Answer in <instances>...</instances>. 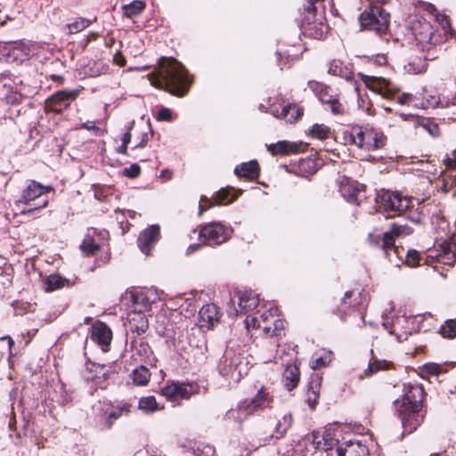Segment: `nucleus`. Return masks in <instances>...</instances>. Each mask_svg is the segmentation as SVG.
<instances>
[{
	"label": "nucleus",
	"mask_w": 456,
	"mask_h": 456,
	"mask_svg": "<svg viewBox=\"0 0 456 456\" xmlns=\"http://www.w3.org/2000/svg\"><path fill=\"white\" fill-rule=\"evenodd\" d=\"M365 86L377 94L381 95L385 99L396 101L401 105L411 106L417 109H427L429 107H449L456 105V93L450 98L443 100L438 99L435 95L426 97L423 94H397V89L395 85L383 77H370L368 75L360 74Z\"/></svg>",
	"instance_id": "1"
},
{
	"label": "nucleus",
	"mask_w": 456,
	"mask_h": 456,
	"mask_svg": "<svg viewBox=\"0 0 456 456\" xmlns=\"http://www.w3.org/2000/svg\"><path fill=\"white\" fill-rule=\"evenodd\" d=\"M148 77L153 86L176 96H183L191 83L184 67L174 58L162 57L158 71Z\"/></svg>",
	"instance_id": "2"
},
{
	"label": "nucleus",
	"mask_w": 456,
	"mask_h": 456,
	"mask_svg": "<svg viewBox=\"0 0 456 456\" xmlns=\"http://www.w3.org/2000/svg\"><path fill=\"white\" fill-rule=\"evenodd\" d=\"M424 391L419 385H404L402 400L395 402L404 431L411 433L423 421V414L420 412Z\"/></svg>",
	"instance_id": "3"
},
{
	"label": "nucleus",
	"mask_w": 456,
	"mask_h": 456,
	"mask_svg": "<svg viewBox=\"0 0 456 456\" xmlns=\"http://www.w3.org/2000/svg\"><path fill=\"white\" fill-rule=\"evenodd\" d=\"M53 191L50 185H43L35 180H29L21 191L20 197L16 200L15 205L20 207L26 205L28 208H22V215H32L48 206V192Z\"/></svg>",
	"instance_id": "4"
},
{
	"label": "nucleus",
	"mask_w": 456,
	"mask_h": 456,
	"mask_svg": "<svg viewBox=\"0 0 456 456\" xmlns=\"http://www.w3.org/2000/svg\"><path fill=\"white\" fill-rule=\"evenodd\" d=\"M260 319L255 316H248L245 323L248 330L250 327L258 328L269 336H280L284 329V321L279 318L278 307L273 303L265 305Z\"/></svg>",
	"instance_id": "5"
},
{
	"label": "nucleus",
	"mask_w": 456,
	"mask_h": 456,
	"mask_svg": "<svg viewBox=\"0 0 456 456\" xmlns=\"http://www.w3.org/2000/svg\"><path fill=\"white\" fill-rule=\"evenodd\" d=\"M350 142L364 151H374L382 148L387 142L385 134L372 126L352 128Z\"/></svg>",
	"instance_id": "6"
},
{
	"label": "nucleus",
	"mask_w": 456,
	"mask_h": 456,
	"mask_svg": "<svg viewBox=\"0 0 456 456\" xmlns=\"http://www.w3.org/2000/svg\"><path fill=\"white\" fill-rule=\"evenodd\" d=\"M218 370L222 376L232 382H238L248 373V362H244L240 353L232 348L226 349L220 359Z\"/></svg>",
	"instance_id": "7"
},
{
	"label": "nucleus",
	"mask_w": 456,
	"mask_h": 456,
	"mask_svg": "<svg viewBox=\"0 0 456 456\" xmlns=\"http://www.w3.org/2000/svg\"><path fill=\"white\" fill-rule=\"evenodd\" d=\"M425 262L433 265L434 270L437 271L444 278L446 274L439 271L438 264L452 266L456 262V237H452L448 240L443 241L438 248L432 250L427 256Z\"/></svg>",
	"instance_id": "8"
},
{
	"label": "nucleus",
	"mask_w": 456,
	"mask_h": 456,
	"mask_svg": "<svg viewBox=\"0 0 456 456\" xmlns=\"http://www.w3.org/2000/svg\"><path fill=\"white\" fill-rule=\"evenodd\" d=\"M409 24L412 36L422 50L428 51L440 42V36L436 34L430 22L425 19L416 18Z\"/></svg>",
	"instance_id": "9"
},
{
	"label": "nucleus",
	"mask_w": 456,
	"mask_h": 456,
	"mask_svg": "<svg viewBox=\"0 0 456 456\" xmlns=\"http://www.w3.org/2000/svg\"><path fill=\"white\" fill-rule=\"evenodd\" d=\"M361 26L378 33L385 32L389 24V14L380 6L371 5L359 18Z\"/></svg>",
	"instance_id": "10"
},
{
	"label": "nucleus",
	"mask_w": 456,
	"mask_h": 456,
	"mask_svg": "<svg viewBox=\"0 0 456 456\" xmlns=\"http://www.w3.org/2000/svg\"><path fill=\"white\" fill-rule=\"evenodd\" d=\"M231 232L222 224L212 222L200 226L199 236L208 245H219L229 240Z\"/></svg>",
	"instance_id": "11"
},
{
	"label": "nucleus",
	"mask_w": 456,
	"mask_h": 456,
	"mask_svg": "<svg viewBox=\"0 0 456 456\" xmlns=\"http://www.w3.org/2000/svg\"><path fill=\"white\" fill-rule=\"evenodd\" d=\"M381 205L387 212L401 216L411 204V200L403 197L397 191H384L379 195Z\"/></svg>",
	"instance_id": "12"
},
{
	"label": "nucleus",
	"mask_w": 456,
	"mask_h": 456,
	"mask_svg": "<svg viewBox=\"0 0 456 456\" xmlns=\"http://www.w3.org/2000/svg\"><path fill=\"white\" fill-rule=\"evenodd\" d=\"M316 93H318L319 100L323 104H327L333 114L338 115L345 112V108L338 101L336 91L331 87L318 84L317 86H315V94Z\"/></svg>",
	"instance_id": "13"
},
{
	"label": "nucleus",
	"mask_w": 456,
	"mask_h": 456,
	"mask_svg": "<svg viewBox=\"0 0 456 456\" xmlns=\"http://www.w3.org/2000/svg\"><path fill=\"white\" fill-rule=\"evenodd\" d=\"M78 93V90L59 91L46 100V108L54 112H61L70 105L77 97Z\"/></svg>",
	"instance_id": "14"
},
{
	"label": "nucleus",
	"mask_w": 456,
	"mask_h": 456,
	"mask_svg": "<svg viewBox=\"0 0 456 456\" xmlns=\"http://www.w3.org/2000/svg\"><path fill=\"white\" fill-rule=\"evenodd\" d=\"M195 393L191 384L172 382L161 388V395L167 400L175 402L177 399H189Z\"/></svg>",
	"instance_id": "15"
},
{
	"label": "nucleus",
	"mask_w": 456,
	"mask_h": 456,
	"mask_svg": "<svg viewBox=\"0 0 456 456\" xmlns=\"http://www.w3.org/2000/svg\"><path fill=\"white\" fill-rule=\"evenodd\" d=\"M26 97L21 86L9 81L0 86V100L7 104L16 105Z\"/></svg>",
	"instance_id": "16"
},
{
	"label": "nucleus",
	"mask_w": 456,
	"mask_h": 456,
	"mask_svg": "<svg viewBox=\"0 0 456 456\" xmlns=\"http://www.w3.org/2000/svg\"><path fill=\"white\" fill-rule=\"evenodd\" d=\"M159 227L158 225H151L145 229L138 237V247L141 251L148 255L153 245L159 240Z\"/></svg>",
	"instance_id": "17"
},
{
	"label": "nucleus",
	"mask_w": 456,
	"mask_h": 456,
	"mask_svg": "<svg viewBox=\"0 0 456 456\" xmlns=\"http://www.w3.org/2000/svg\"><path fill=\"white\" fill-rule=\"evenodd\" d=\"M339 436L338 427L330 426L326 428L322 434V440L315 441V450H323L325 452L331 450L338 444Z\"/></svg>",
	"instance_id": "18"
},
{
	"label": "nucleus",
	"mask_w": 456,
	"mask_h": 456,
	"mask_svg": "<svg viewBox=\"0 0 456 456\" xmlns=\"http://www.w3.org/2000/svg\"><path fill=\"white\" fill-rule=\"evenodd\" d=\"M338 456H368L367 446L360 440H349L336 450Z\"/></svg>",
	"instance_id": "19"
},
{
	"label": "nucleus",
	"mask_w": 456,
	"mask_h": 456,
	"mask_svg": "<svg viewBox=\"0 0 456 456\" xmlns=\"http://www.w3.org/2000/svg\"><path fill=\"white\" fill-rule=\"evenodd\" d=\"M358 298L359 293L355 291L348 290L344 293V296L339 299V303L336 306V312L340 319L343 320L359 304Z\"/></svg>",
	"instance_id": "20"
},
{
	"label": "nucleus",
	"mask_w": 456,
	"mask_h": 456,
	"mask_svg": "<svg viewBox=\"0 0 456 456\" xmlns=\"http://www.w3.org/2000/svg\"><path fill=\"white\" fill-rule=\"evenodd\" d=\"M92 339L97 342L106 351L105 347L110 344L112 339L111 330L103 322H97L92 327Z\"/></svg>",
	"instance_id": "21"
},
{
	"label": "nucleus",
	"mask_w": 456,
	"mask_h": 456,
	"mask_svg": "<svg viewBox=\"0 0 456 456\" xmlns=\"http://www.w3.org/2000/svg\"><path fill=\"white\" fill-rule=\"evenodd\" d=\"M403 230L404 227L393 224L389 232L383 233L381 238V247L387 257L390 258L389 251H393L395 255L399 254L398 248L395 247V239L396 236L400 235Z\"/></svg>",
	"instance_id": "22"
},
{
	"label": "nucleus",
	"mask_w": 456,
	"mask_h": 456,
	"mask_svg": "<svg viewBox=\"0 0 456 456\" xmlns=\"http://www.w3.org/2000/svg\"><path fill=\"white\" fill-rule=\"evenodd\" d=\"M200 322L202 327L211 328L219 321L218 308L214 304H207L199 311Z\"/></svg>",
	"instance_id": "23"
},
{
	"label": "nucleus",
	"mask_w": 456,
	"mask_h": 456,
	"mask_svg": "<svg viewBox=\"0 0 456 456\" xmlns=\"http://www.w3.org/2000/svg\"><path fill=\"white\" fill-rule=\"evenodd\" d=\"M328 73L333 76H338L349 81L353 78L352 66L349 63H345L339 59H334L326 64Z\"/></svg>",
	"instance_id": "24"
},
{
	"label": "nucleus",
	"mask_w": 456,
	"mask_h": 456,
	"mask_svg": "<svg viewBox=\"0 0 456 456\" xmlns=\"http://www.w3.org/2000/svg\"><path fill=\"white\" fill-rule=\"evenodd\" d=\"M240 313H247L254 310L259 304L258 296L252 291H239L237 293Z\"/></svg>",
	"instance_id": "25"
},
{
	"label": "nucleus",
	"mask_w": 456,
	"mask_h": 456,
	"mask_svg": "<svg viewBox=\"0 0 456 456\" xmlns=\"http://www.w3.org/2000/svg\"><path fill=\"white\" fill-rule=\"evenodd\" d=\"M271 402L272 398L269 394L261 389L250 402H244V403L251 414L258 409L268 407Z\"/></svg>",
	"instance_id": "26"
},
{
	"label": "nucleus",
	"mask_w": 456,
	"mask_h": 456,
	"mask_svg": "<svg viewBox=\"0 0 456 456\" xmlns=\"http://www.w3.org/2000/svg\"><path fill=\"white\" fill-rule=\"evenodd\" d=\"M326 20L324 5L322 2L315 0V23L318 21L320 28L315 27V39L322 38L329 31V26L323 21Z\"/></svg>",
	"instance_id": "27"
},
{
	"label": "nucleus",
	"mask_w": 456,
	"mask_h": 456,
	"mask_svg": "<svg viewBox=\"0 0 456 456\" xmlns=\"http://www.w3.org/2000/svg\"><path fill=\"white\" fill-rule=\"evenodd\" d=\"M234 173L248 179L256 178L259 175L258 163L256 160L242 163L235 167Z\"/></svg>",
	"instance_id": "28"
},
{
	"label": "nucleus",
	"mask_w": 456,
	"mask_h": 456,
	"mask_svg": "<svg viewBox=\"0 0 456 456\" xmlns=\"http://www.w3.org/2000/svg\"><path fill=\"white\" fill-rule=\"evenodd\" d=\"M267 150L272 155H289L298 151L296 143L288 141H280L276 143L267 145Z\"/></svg>",
	"instance_id": "29"
},
{
	"label": "nucleus",
	"mask_w": 456,
	"mask_h": 456,
	"mask_svg": "<svg viewBox=\"0 0 456 456\" xmlns=\"http://www.w3.org/2000/svg\"><path fill=\"white\" fill-rule=\"evenodd\" d=\"M248 415H250V412L243 402L240 403L236 408H232L227 411L224 415V420L241 424Z\"/></svg>",
	"instance_id": "30"
},
{
	"label": "nucleus",
	"mask_w": 456,
	"mask_h": 456,
	"mask_svg": "<svg viewBox=\"0 0 456 456\" xmlns=\"http://www.w3.org/2000/svg\"><path fill=\"white\" fill-rule=\"evenodd\" d=\"M273 115L278 118H285L289 123L296 122L301 116L302 110L294 104L283 106L279 111H273Z\"/></svg>",
	"instance_id": "31"
},
{
	"label": "nucleus",
	"mask_w": 456,
	"mask_h": 456,
	"mask_svg": "<svg viewBox=\"0 0 456 456\" xmlns=\"http://www.w3.org/2000/svg\"><path fill=\"white\" fill-rule=\"evenodd\" d=\"M128 322L130 330L132 331L137 332V334H142L148 329V321L141 310L130 314L128 317Z\"/></svg>",
	"instance_id": "32"
},
{
	"label": "nucleus",
	"mask_w": 456,
	"mask_h": 456,
	"mask_svg": "<svg viewBox=\"0 0 456 456\" xmlns=\"http://www.w3.org/2000/svg\"><path fill=\"white\" fill-rule=\"evenodd\" d=\"M299 380V370L296 364H288L283 372V383L288 391L292 390Z\"/></svg>",
	"instance_id": "33"
},
{
	"label": "nucleus",
	"mask_w": 456,
	"mask_h": 456,
	"mask_svg": "<svg viewBox=\"0 0 456 456\" xmlns=\"http://www.w3.org/2000/svg\"><path fill=\"white\" fill-rule=\"evenodd\" d=\"M392 366V362L387 360L375 359L370 362L367 368H365L361 375V378H370L380 370H388Z\"/></svg>",
	"instance_id": "34"
},
{
	"label": "nucleus",
	"mask_w": 456,
	"mask_h": 456,
	"mask_svg": "<svg viewBox=\"0 0 456 456\" xmlns=\"http://www.w3.org/2000/svg\"><path fill=\"white\" fill-rule=\"evenodd\" d=\"M132 379L134 385L145 386L151 379V372L146 367L141 365L133 370Z\"/></svg>",
	"instance_id": "35"
},
{
	"label": "nucleus",
	"mask_w": 456,
	"mask_h": 456,
	"mask_svg": "<svg viewBox=\"0 0 456 456\" xmlns=\"http://www.w3.org/2000/svg\"><path fill=\"white\" fill-rule=\"evenodd\" d=\"M46 291H53L61 289L65 286H69V280L60 276L59 274H51L46 278Z\"/></svg>",
	"instance_id": "36"
},
{
	"label": "nucleus",
	"mask_w": 456,
	"mask_h": 456,
	"mask_svg": "<svg viewBox=\"0 0 456 456\" xmlns=\"http://www.w3.org/2000/svg\"><path fill=\"white\" fill-rule=\"evenodd\" d=\"M293 421L290 413L284 414L279 420L275 428L274 436L276 438L281 437L287 430L290 428Z\"/></svg>",
	"instance_id": "37"
},
{
	"label": "nucleus",
	"mask_w": 456,
	"mask_h": 456,
	"mask_svg": "<svg viewBox=\"0 0 456 456\" xmlns=\"http://www.w3.org/2000/svg\"><path fill=\"white\" fill-rule=\"evenodd\" d=\"M131 297L134 305L139 306V310H141V312L151 309V302L150 301L148 295L143 291L134 293Z\"/></svg>",
	"instance_id": "38"
},
{
	"label": "nucleus",
	"mask_w": 456,
	"mask_h": 456,
	"mask_svg": "<svg viewBox=\"0 0 456 456\" xmlns=\"http://www.w3.org/2000/svg\"><path fill=\"white\" fill-rule=\"evenodd\" d=\"M138 407L145 412H152L160 410L163 407H159V404L154 396H145L139 400Z\"/></svg>",
	"instance_id": "39"
},
{
	"label": "nucleus",
	"mask_w": 456,
	"mask_h": 456,
	"mask_svg": "<svg viewBox=\"0 0 456 456\" xmlns=\"http://www.w3.org/2000/svg\"><path fill=\"white\" fill-rule=\"evenodd\" d=\"M144 7L145 4L142 1H134L123 6L124 14L128 18H132L141 13Z\"/></svg>",
	"instance_id": "40"
},
{
	"label": "nucleus",
	"mask_w": 456,
	"mask_h": 456,
	"mask_svg": "<svg viewBox=\"0 0 456 456\" xmlns=\"http://www.w3.org/2000/svg\"><path fill=\"white\" fill-rule=\"evenodd\" d=\"M440 334L446 338H454L456 337V319L444 322L440 327Z\"/></svg>",
	"instance_id": "41"
},
{
	"label": "nucleus",
	"mask_w": 456,
	"mask_h": 456,
	"mask_svg": "<svg viewBox=\"0 0 456 456\" xmlns=\"http://www.w3.org/2000/svg\"><path fill=\"white\" fill-rule=\"evenodd\" d=\"M331 351L321 349L315 354V369L320 367H326L331 362Z\"/></svg>",
	"instance_id": "42"
},
{
	"label": "nucleus",
	"mask_w": 456,
	"mask_h": 456,
	"mask_svg": "<svg viewBox=\"0 0 456 456\" xmlns=\"http://www.w3.org/2000/svg\"><path fill=\"white\" fill-rule=\"evenodd\" d=\"M298 168L303 176L311 180V177L314 175V160L311 159H302L299 162Z\"/></svg>",
	"instance_id": "43"
},
{
	"label": "nucleus",
	"mask_w": 456,
	"mask_h": 456,
	"mask_svg": "<svg viewBox=\"0 0 456 456\" xmlns=\"http://www.w3.org/2000/svg\"><path fill=\"white\" fill-rule=\"evenodd\" d=\"M81 249L86 255H93L100 249V245L95 243L94 240L88 235L84 239L81 244Z\"/></svg>",
	"instance_id": "44"
},
{
	"label": "nucleus",
	"mask_w": 456,
	"mask_h": 456,
	"mask_svg": "<svg viewBox=\"0 0 456 456\" xmlns=\"http://www.w3.org/2000/svg\"><path fill=\"white\" fill-rule=\"evenodd\" d=\"M362 187H363L362 185H355V186H353L350 184L343 185L341 187V191L344 194V196L346 197V191H348L347 200L355 201V200H357V195L360 192L361 188H362Z\"/></svg>",
	"instance_id": "45"
},
{
	"label": "nucleus",
	"mask_w": 456,
	"mask_h": 456,
	"mask_svg": "<svg viewBox=\"0 0 456 456\" xmlns=\"http://www.w3.org/2000/svg\"><path fill=\"white\" fill-rule=\"evenodd\" d=\"M90 24V20L79 18L76 20L74 22L68 25L69 32L70 34H75L82 31L86 28H87Z\"/></svg>",
	"instance_id": "46"
},
{
	"label": "nucleus",
	"mask_w": 456,
	"mask_h": 456,
	"mask_svg": "<svg viewBox=\"0 0 456 456\" xmlns=\"http://www.w3.org/2000/svg\"><path fill=\"white\" fill-rule=\"evenodd\" d=\"M7 49H8V55H11V52H12V54L13 55L14 60L21 58L22 55L28 54L26 53V49H24L21 46V45L18 44V43L9 45Z\"/></svg>",
	"instance_id": "47"
},
{
	"label": "nucleus",
	"mask_w": 456,
	"mask_h": 456,
	"mask_svg": "<svg viewBox=\"0 0 456 456\" xmlns=\"http://www.w3.org/2000/svg\"><path fill=\"white\" fill-rule=\"evenodd\" d=\"M422 260L420 254L416 250H409L406 254L405 262L409 266H416L420 265L419 262Z\"/></svg>",
	"instance_id": "48"
},
{
	"label": "nucleus",
	"mask_w": 456,
	"mask_h": 456,
	"mask_svg": "<svg viewBox=\"0 0 456 456\" xmlns=\"http://www.w3.org/2000/svg\"><path fill=\"white\" fill-rule=\"evenodd\" d=\"M228 196H229V191H226V190H220L216 198H215V203L217 204V205H220V204H228V203H232V201L235 200V198L232 197V199L228 200Z\"/></svg>",
	"instance_id": "49"
},
{
	"label": "nucleus",
	"mask_w": 456,
	"mask_h": 456,
	"mask_svg": "<svg viewBox=\"0 0 456 456\" xmlns=\"http://www.w3.org/2000/svg\"><path fill=\"white\" fill-rule=\"evenodd\" d=\"M330 135V129L324 125L315 124V138L323 140Z\"/></svg>",
	"instance_id": "50"
},
{
	"label": "nucleus",
	"mask_w": 456,
	"mask_h": 456,
	"mask_svg": "<svg viewBox=\"0 0 456 456\" xmlns=\"http://www.w3.org/2000/svg\"><path fill=\"white\" fill-rule=\"evenodd\" d=\"M124 174L130 178H134L140 174V167L137 164H132L129 167L124 169Z\"/></svg>",
	"instance_id": "51"
},
{
	"label": "nucleus",
	"mask_w": 456,
	"mask_h": 456,
	"mask_svg": "<svg viewBox=\"0 0 456 456\" xmlns=\"http://www.w3.org/2000/svg\"><path fill=\"white\" fill-rule=\"evenodd\" d=\"M199 456H216V450L212 445L206 444L199 449Z\"/></svg>",
	"instance_id": "52"
},
{
	"label": "nucleus",
	"mask_w": 456,
	"mask_h": 456,
	"mask_svg": "<svg viewBox=\"0 0 456 456\" xmlns=\"http://www.w3.org/2000/svg\"><path fill=\"white\" fill-rule=\"evenodd\" d=\"M158 119L160 121H170L172 119L171 110L167 108H162L159 111Z\"/></svg>",
	"instance_id": "53"
},
{
	"label": "nucleus",
	"mask_w": 456,
	"mask_h": 456,
	"mask_svg": "<svg viewBox=\"0 0 456 456\" xmlns=\"http://www.w3.org/2000/svg\"><path fill=\"white\" fill-rule=\"evenodd\" d=\"M81 127L85 128L86 130H89V131H94L96 135H101L102 134L101 128L96 126L94 122L83 123Z\"/></svg>",
	"instance_id": "54"
},
{
	"label": "nucleus",
	"mask_w": 456,
	"mask_h": 456,
	"mask_svg": "<svg viewBox=\"0 0 456 456\" xmlns=\"http://www.w3.org/2000/svg\"><path fill=\"white\" fill-rule=\"evenodd\" d=\"M124 411H126L125 408H112L111 411L108 412V418L109 419H117Z\"/></svg>",
	"instance_id": "55"
},
{
	"label": "nucleus",
	"mask_w": 456,
	"mask_h": 456,
	"mask_svg": "<svg viewBox=\"0 0 456 456\" xmlns=\"http://www.w3.org/2000/svg\"><path fill=\"white\" fill-rule=\"evenodd\" d=\"M426 370L434 375H437L440 372L441 366L436 363H429L425 365Z\"/></svg>",
	"instance_id": "56"
},
{
	"label": "nucleus",
	"mask_w": 456,
	"mask_h": 456,
	"mask_svg": "<svg viewBox=\"0 0 456 456\" xmlns=\"http://www.w3.org/2000/svg\"><path fill=\"white\" fill-rule=\"evenodd\" d=\"M448 167L456 168V149L452 152L450 157L445 159Z\"/></svg>",
	"instance_id": "57"
},
{
	"label": "nucleus",
	"mask_w": 456,
	"mask_h": 456,
	"mask_svg": "<svg viewBox=\"0 0 456 456\" xmlns=\"http://www.w3.org/2000/svg\"><path fill=\"white\" fill-rule=\"evenodd\" d=\"M404 322H406V318L404 316L396 318V320L393 323V329L390 331V333H395V331L397 330V326L401 325Z\"/></svg>",
	"instance_id": "58"
},
{
	"label": "nucleus",
	"mask_w": 456,
	"mask_h": 456,
	"mask_svg": "<svg viewBox=\"0 0 456 456\" xmlns=\"http://www.w3.org/2000/svg\"><path fill=\"white\" fill-rule=\"evenodd\" d=\"M425 11H427L430 14H435L436 12V7L431 4H422Z\"/></svg>",
	"instance_id": "59"
},
{
	"label": "nucleus",
	"mask_w": 456,
	"mask_h": 456,
	"mask_svg": "<svg viewBox=\"0 0 456 456\" xmlns=\"http://www.w3.org/2000/svg\"><path fill=\"white\" fill-rule=\"evenodd\" d=\"M130 140H131L130 132H126V134H124L123 138H122V143L128 144L130 142Z\"/></svg>",
	"instance_id": "60"
},
{
	"label": "nucleus",
	"mask_w": 456,
	"mask_h": 456,
	"mask_svg": "<svg viewBox=\"0 0 456 456\" xmlns=\"http://www.w3.org/2000/svg\"><path fill=\"white\" fill-rule=\"evenodd\" d=\"M200 247V244H191V245H190L189 248H187V254H191V253L194 252Z\"/></svg>",
	"instance_id": "61"
},
{
	"label": "nucleus",
	"mask_w": 456,
	"mask_h": 456,
	"mask_svg": "<svg viewBox=\"0 0 456 456\" xmlns=\"http://www.w3.org/2000/svg\"><path fill=\"white\" fill-rule=\"evenodd\" d=\"M1 339H2V340H5V339L7 340V342H8V348H9V350L11 351L12 346H13V344H14V342H13L12 338L11 337H9V336H5V337L1 338Z\"/></svg>",
	"instance_id": "62"
},
{
	"label": "nucleus",
	"mask_w": 456,
	"mask_h": 456,
	"mask_svg": "<svg viewBox=\"0 0 456 456\" xmlns=\"http://www.w3.org/2000/svg\"><path fill=\"white\" fill-rule=\"evenodd\" d=\"M127 150V144L122 143L118 148V151L122 154H126Z\"/></svg>",
	"instance_id": "63"
},
{
	"label": "nucleus",
	"mask_w": 456,
	"mask_h": 456,
	"mask_svg": "<svg viewBox=\"0 0 456 456\" xmlns=\"http://www.w3.org/2000/svg\"><path fill=\"white\" fill-rule=\"evenodd\" d=\"M162 177H165V178H167V179H170L171 178V173L169 170L166 169V170H163L161 172V175H160Z\"/></svg>",
	"instance_id": "64"
}]
</instances>
